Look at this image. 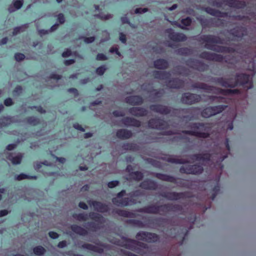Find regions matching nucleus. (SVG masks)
<instances>
[{"label": "nucleus", "mask_w": 256, "mask_h": 256, "mask_svg": "<svg viewBox=\"0 0 256 256\" xmlns=\"http://www.w3.org/2000/svg\"><path fill=\"white\" fill-rule=\"evenodd\" d=\"M250 76L246 74H237L235 77V80L233 81L232 78H226L222 77L214 78L212 82L218 84L224 88H234L238 86H244L248 84V88L252 87V82L250 81Z\"/></svg>", "instance_id": "1"}, {"label": "nucleus", "mask_w": 256, "mask_h": 256, "mask_svg": "<svg viewBox=\"0 0 256 256\" xmlns=\"http://www.w3.org/2000/svg\"><path fill=\"white\" fill-rule=\"evenodd\" d=\"M201 40L206 43L205 48L208 50L221 53H234L236 52V48L230 46L214 45V44H224V40L218 36L212 34L204 35L201 38Z\"/></svg>", "instance_id": "2"}, {"label": "nucleus", "mask_w": 256, "mask_h": 256, "mask_svg": "<svg viewBox=\"0 0 256 256\" xmlns=\"http://www.w3.org/2000/svg\"><path fill=\"white\" fill-rule=\"evenodd\" d=\"M190 128L192 130H184L182 132L197 138H206L210 136L208 132L212 128V124L210 123L194 122L190 124Z\"/></svg>", "instance_id": "3"}, {"label": "nucleus", "mask_w": 256, "mask_h": 256, "mask_svg": "<svg viewBox=\"0 0 256 256\" xmlns=\"http://www.w3.org/2000/svg\"><path fill=\"white\" fill-rule=\"evenodd\" d=\"M74 218L78 221H86L88 219V216L92 220L96 222H88V226L92 231H96L99 228L98 223H102L104 222V217L98 213L90 212L88 214L84 213L74 214L72 215Z\"/></svg>", "instance_id": "4"}, {"label": "nucleus", "mask_w": 256, "mask_h": 256, "mask_svg": "<svg viewBox=\"0 0 256 256\" xmlns=\"http://www.w3.org/2000/svg\"><path fill=\"white\" fill-rule=\"evenodd\" d=\"M122 240L123 242L120 244V246L124 248H125L130 250L137 254H142L144 252L142 250L143 249H148V246L147 244L136 240L134 239L128 238L122 236Z\"/></svg>", "instance_id": "5"}, {"label": "nucleus", "mask_w": 256, "mask_h": 256, "mask_svg": "<svg viewBox=\"0 0 256 256\" xmlns=\"http://www.w3.org/2000/svg\"><path fill=\"white\" fill-rule=\"evenodd\" d=\"M204 172V168L202 165L196 164L192 165H188L186 166H181L180 172L181 174H188L200 175Z\"/></svg>", "instance_id": "6"}, {"label": "nucleus", "mask_w": 256, "mask_h": 256, "mask_svg": "<svg viewBox=\"0 0 256 256\" xmlns=\"http://www.w3.org/2000/svg\"><path fill=\"white\" fill-rule=\"evenodd\" d=\"M202 97L200 94L191 92H185L182 94L180 101L184 104L192 105L200 102Z\"/></svg>", "instance_id": "7"}, {"label": "nucleus", "mask_w": 256, "mask_h": 256, "mask_svg": "<svg viewBox=\"0 0 256 256\" xmlns=\"http://www.w3.org/2000/svg\"><path fill=\"white\" fill-rule=\"evenodd\" d=\"M140 212L152 214H164V204L156 205L150 204L142 208H140L138 210Z\"/></svg>", "instance_id": "8"}, {"label": "nucleus", "mask_w": 256, "mask_h": 256, "mask_svg": "<svg viewBox=\"0 0 256 256\" xmlns=\"http://www.w3.org/2000/svg\"><path fill=\"white\" fill-rule=\"evenodd\" d=\"M148 126L152 129L163 130L168 128L167 122L163 119L160 118H152L148 122Z\"/></svg>", "instance_id": "9"}, {"label": "nucleus", "mask_w": 256, "mask_h": 256, "mask_svg": "<svg viewBox=\"0 0 256 256\" xmlns=\"http://www.w3.org/2000/svg\"><path fill=\"white\" fill-rule=\"evenodd\" d=\"M198 56L202 59L216 62H222L224 59L222 54L206 51L201 52Z\"/></svg>", "instance_id": "10"}, {"label": "nucleus", "mask_w": 256, "mask_h": 256, "mask_svg": "<svg viewBox=\"0 0 256 256\" xmlns=\"http://www.w3.org/2000/svg\"><path fill=\"white\" fill-rule=\"evenodd\" d=\"M112 203L118 206H127L130 205L136 204L138 203L136 200L132 198H124L121 200L117 198H112Z\"/></svg>", "instance_id": "11"}, {"label": "nucleus", "mask_w": 256, "mask_h": 256, "mask_svg": "<svg viewBox=\"0 0 256 256\" xmlns=\"http://www.w3.org/2000/svg\"><path fill=\"white\" fill-rule=\"evenodd\" d=\"M186 192H164L160 194L161 196L170 200H176L180 199H183L186 197Z\"/></svg>", "instance_id": "12"}, {"label": "nucleus", "mask_w": 256, "mask_h": 256, "mask_svg": "<svg viewBox=\"0 0 256 256\" xmlns=\"http://www.w3.org/2000/svg\"><path fill=\"white\" fill-rule=\"evenodd\" d=\"M166 32L168 34L170 39L174 42H184L187 39V37L184 34L180 32H175L172 28L167 29Z\"/></svg>", "instance_id": "13"}, {"label": "nucleus", "mask_w": 256, "mask_h": 256, "mask_svg": "<svg viewBox=\"0 0 256 256\" xmlns=\"http://www.w3.org/2000/svg\"><path fill=\"white\" fill-rule=\"evenodd\" d=\"M229 34L235 38L242 39L244 36L248 35V30L245 26H236L230 30Z\"/></svg>", "instance_id": "14"}, {"label": "nucleus", "mask_w": 256, "mask_h": 256, "mask_svg": "<svg viewBox=\"0 0 256 256\" xmlns=\"http://www.w3.org/2000/svg\"><path fill=\"white\" fill-rule=\"evenodd\" d=\"M88 202L90 206H92L96 210L100 212H106L110 210L108 205L100 202L90 200Z\"/></svg>", "instance_id": "15"}, {"label": "nucleus", "mask_w": 256, "mask_h": 256, "mask_svg": "<svg viewBox=\"0 0 256 256\" xmlns=\"http://www.w3.org/2000/svg\"><path fill=\"white\" fill-rule=\"evenodd\" d=\"M190 158L194 160L208 162H210L212 155L208 152L199 153L190 155Z\"/></svg>", "instance_id": "16"}, {"label": "nucleus", "mask_w": 256, "mask_h": 256, "mask_svg": "<svg viewBox=\"0 0 256 256\" xmlns=\"http://www.w3.org/2000/svg\"><path fill=\"white\" fill-rule=\"evenodd\" d=\"M151 110L162 114H168L171 110L170 108L162 104H152L150 106Z\"/></svg>", "instance_id": "17"}, {"label": "nucleus", "mask_w": 256, "mask_h": 256, "mask_svg": "<svg viewBox=\"0 0 256 256\" xmlns=\"http://www.w3.org/2000/svg\"><path fill=\"white\" fill-rule=\"evenodd\" d=\"M140 187L146 190H156L158 188V184L154 180L148 178L140 184Z\"/></svg>", "instance_id": "18"}, {"label": "nucleus", "mask_w": 256, "mask_h": 256, "mask_svg": "<svg viewBox=\"0 0 256 256\" xmlns=\"http://www.w3.org/2000/svg\"><path fill=\"white\" fill-rule=\"evenodd\" d=\"M125 102L131 106H139L143 104L144 99L140 96H131L126 97Z\"/></svg>", "instance_id": "19"}, {"label": "nucleus", "mask_w": 256, "mask_h": 256, "mask_svg": "<svg viewBox=\"0 0 256 256\" xmlns=\"http://www.w3.org/2000/svg\"><path fill=\"white\" fill-rule=\"evenodd\" d=\"M187 63L188 65H192L194 68L201 72L205 71L208 68L207 65L204 62L198 60L190 59L188 60Z\"/></svg>", "instance_id": "20"}, {"label": "nucleus", "mask_w": 256, "mask_h": 256, "mask_svg": "<svg viewBox=\"0 0 256 256\" xmlns=\"http://www.w3.org/2000/svg\"><path fill=\"white\" fill-rule=\"evenodd\" d=\"M204 10L208 14L218 18H226L228 16L227 12H221L210 7L208 6L204 8Z\"/></svg>", "instance_id": "21"}, {"label": "nucleus", "mask_w": 256, "mask_h": 256, "mask_svg": "<svg viewBox=\"0 0 256 256\" xmlns=\"http://www.w3.org/2000/svg\"><path fill=\"white\" fill-rule=\"evenodd\" d=\"M196 217L195 216L194 220L192 222V224H190V226L189 228H180V232H179V234H176L174 236V238H176V237L180 236L182 238L181 242H180V245L182 244L184 242L186 238L188 236L190 230L191 228H192V226L194 224V222L196 221Z\"/></svg>", "instance_id": "22"}, {"label": "nucleus", "mask_w": 256, "mask_h": 256, "mask_svg": "<svg viewBox=\"0 0 256 256\" xmlns=\"http://www.w3.org/2000/svg\"><path fill=\"white\" fill-rule=\"evenodd\" d=\"M164 214L172 212H182V207L181 205L178 204H164Z\"/></svg>", "instance_id": "23"}, {"label": "nucleus", "mask_w": 256, "mask_h": 256, "mask_svg": "<svg viewBox=\"0 0 256 256\" xmlns=\"http://www.w3.org/2000/svg\"><path fill=\"white\" fill-rule=\"evenodd\" d=\"M154 176L157 178L168 182H172L174 184H178L177 178L174 176H170L166 174L162 173H156Z\"/></svg>", "instance_id": "24"}, {"label": "nucleus", "mask_w": 256, "mask_h": 256, "mask_svg": "<svg viewBox=\"0 0 256 256\" xmlns=\"http://www.w3.org/2000/svg\"><path fill=\"white\" fill-rule=\"evenodd\" d=\"M152 76L154 78L164 80L170 78L171 74L169 72L154 70L152 72Z\"/></svg>", "instance_id": "25"}, {"label": "nucleus", "mask_w": 256, "mask_h": 256, "mask_svg": "<svg viewBox=\"0 0 256 256\" xmlns=\"http://www.w3.org/2000/svg\"><path fill=\"white\" fill-rule=\"evenodd\" d=\"M226 4L231 8H234L238 9L244 8L246 4L244 1H240L236 0H224Z\"/></svg>", "instance_id": "26"}, {"label": "nucleus", "mask_w": 256, "mask_h": 256, "mask_svg": "<svg viewBox=\"0 0 256 256\" xmlns=\"http://www.w3.org/2000/svg\"><path fill=\"white\" fill-rule=\"evenodd\" d=\"M99 245L100 246H94L90 244H84L82 245V248L99 254H102L104 252V248L102 247L104 246V245L102 244H100Z\"/></svg>", "instance_id": "27"}, {"label": "nucleus", "mask_w": 256, "mask_h": 256, "mask_svg": "<svg viewBox=\"0 0 256 256\" xmlns=\"http://www.w3.org/2000/svg\"><path fill=\"white\" fill-rule=\"evenodd\" d=\"M248 58H245L246 63L247 62V60L248 62V64L246 68L249 70L255 72H256V68L254 62V58L256 57V53L254 54H250V56L248 54Z\"/></svg>", "instance_id": "28"}, {"label": "nucleus", "mask_w": 256, "mask_h": 256, "mask_svg": "<svg viewBox=\"0 0 256 256\" xmlns=\"http://www.w3.org/2000/svg\"><path fill=\"white\" fill-rule=\"evenodd\" d=\"M154 67L158 70H166L169 66L168 61L164 58H158L154 62Z\"/></svg>", "instance_id": "29"}, {"label": "nucleus", "mask_w": 256, "mask_h": 256, "mask_svg": "<svg viewBox=\"0 0 256 256\" xmlns=\"http://www.w3.org/2000/svg\"><path fill=\"white\" fill-rule=\"evenodd\" d=\"M116 136L118 138L126 140L132 136V133L130 130L126 129H120L116 131Z\"/></svg>", "instance_id": "30"}, {"label": "nucleus", "mask_w": 256, "mask_h": 256, "mask_svg": "<svg viewBox=\"0 0 256 256\" xmlns=\"http://www.w3.org/2000/svg\"><path fill=\"white\" fill-rule=\"evenodd\" d=\"M184 85V82L182 80L178 78H174L168 80V86L171 88L178 89L182 88Z\"/></svg>", "instance_id": "31"}, {"label": "nucleus", "mask_w": 256, "mask_h": 256, "mask_svg": "<svg viewBox=\"0 0 256 256\" xmlns=\"http://www.w3.org/2000/svg\"><path fill=\"white\" fill-rule=\"evenodd\" d=\"M192 87L196 89L203 90L208 92H212L215 88L213 86H209L203 82H195L192 85Z\"/></svg>", "instance_id": "32"}, {"label": "nucleus", "mask_w": 256, "mask_h": 256, "mask_svg": "<svg viewBox=\"0 0 256 256\" xmlns=\"http://www.w3.org/2000/svg\"><path fill=\"white\" fill-rule=\"evenodd\" d=\"M70 229L74 233L80 236H86L88 234V231L86 229L76 224H72Z\"/></svg>", "instance_id": "33"}, {"label": "nucleus", "mask_w": 256, "mask_h": 256, "mask_svg": "<svg viewBox=\"0 0 256 256\" xmlns=\"http://www.w3.org/2000/svg\"><path fill=\"white\" fill-rule=\"evenodd\" d=\"M114 212L118 216L124 218H134L136 216L134 212L125 210L116 209L114 210Z\"/></svg>", "instance_id": "34"}, {"label": "nucleus", "mask_w": 256, "mask_h": 256, "mask_svg": "<svg viewBox=\"0 0 256 256\" xmlns=\"http://www.w3.org/2000/svg\"><path fill=\"white\" fill-rule=\"evenodd\" d=\"M216 90L219 94L226 96L232 94H240V90L238 89L232 90L216 88Z\"/></svg>", "instance_id": "35"}, {"label": "nucleus", "mask_w": 256, "mask_h": 256, "mask_svg": "<svg viewBox=\"0 0 256 256\" xmlns=\"http://www.w3.org/2000/svg\"><path fill=\"white\" fill-rule=\"evenodd\" d=\"M6 158L10 160L14 164H19L21 163L23 155L20 154L16 156H12V154L10 152L8 153L6 156Z\"/></svg>", "instance_id": "36"}, {"label": "nucleus", "mask_w": 256, "mask_h": 256, "mask_svg": "<svg viewBox=\"0 0 256 256\" xmlns=\"http://www.w3.org/2000/svg\"><path fill=\"white\" fill-rule=\"evenodd\" d=\"M146 234L145 242H147L154 243L158 242L160 240L159 236L155 233L147 232L146 234Z\"/></svg>", "instance_id": "37"}, {"label": "nucleus", "mask_w": 256, "mask_h": 256, "mask_svg": "<svg viewBox=\"0 0 256 256\" xmlns=\"http://www.w3.org/2000/svg\"><path fill=\"white\" fill-rule=\"evenodd\" d=\"M210 109L211 110L212 114L215 116L223 112L226 108V105H218L213 106H209Z\"/></svg>", "instance_id": "38"}, {"label": "nucleus", "mask_w": 256, "mask_h": 256, "mask_svg": "<svg viewBox=\"0 0 256 256\" xmlns=\"http://www.w3.org/2000/svg\"><path fill=\"white\" fill-rule=\"evenodd\" d=\"M166 160L168 162L176 164H185L189 162L187 160L181 158H177L174 157L173 156H169L166 159Z\"/></svg>", "instance_id": "39"}, {"label": "nucleus", "mask_w": 256, "mask_h": 256, "mask_svg": "<svg viewBox=\"0 0 256 256\" xmlns=\"http://www.w3.org/2000/svg\"><path fill=\"white\" fill-rule=\"evenodd\" d=\"M144 176V174L140 171H135L130 174V178L137 182L142 180Z\"/></svg>", "instance_id": "40"}, {"label": "nucleus", "mask_w": 256, "mask_h": 256, "mask_svg": "<svg viewBox=\"0 0 256 256\" xmlns=\"http://www.w3.org/2000/svg\"><path fill=\"white\" fill-rule=\"evenodd\" d=\"M126 223L140 228L144 226V224L141 220L135 219L127 220Z\"/></svg>", "instance_id": "41"}, {"label": "nucleus", "mask_w": 256, "mask_h": 256, "mask_svg": "<svg viewBox=\"0 0 256 256\" xmlns=\"http://www.w3.org/2000/svg\"><path fill=\"white\" fill-rule=\"evenodd\" d=\"M12 122L10 116H3L0 118V128L6 127Z\"/></svg>", "instance_id": "42"}, {"label": "nucleus", "mask_w": 256, "mask_h": 256, "mask_svg": "<svg viewBox=\"0 0 256 256\" xmlns=\"http://www.w3.org/2000/svg\"><path fill=\"white\" fill-rule=\"evenodd\" d=\"M16 180H21L24 179H30V180H36L37 176H30L25 174H20L16 176Z\"/></svg>", "instance_id": "43"}, {"label": "nucleus", "mask_w": 256, "mask_h": 256, "mask_svg": "<svg viewBox=\"0 0 256 256\" xmlns=\"http://www.w3.org/2000/svg\"><path fill=\"white\" fill-rule=\"evenodd\" d=\"M124 150L136 151L138 149V146L134 143L126 142L122 146Z\"/></svg>", "instance_id": "44"}, {"label": "nucleus", "mask_w": 256, "mask_h": 256, "mask_svg": "<svg viewBox=\"0 0 256 256\" xmlns=\"http://www.w3.org/2000/svg\"><path fill=\"white\" fill-rule=\"evenodd\" d=\"M177 52L180 55L187 56L192 54V50L190 48L185 47L178 48Z\"/></svg>", "instance_id": "45"}, {"label": "nucleus", "mask_w": 256, "mask_h": 256, "mask_svg": "<svg viewBox=\"0 0 256 256\" xmlns=\"http://www.w3.org/2000/svg\"><path fill=\"white\" fill-rule=\"evenodd\" d=\"M26 120L27 123L34 126H36L40 123L39 118L34 116H28Z\"/></svg>", "instance_id": "46"}, {"label": "nucleus", "mask_w": 256, "mask_h": 256, "mask_svg": "<svg viewBox=\"0 0 256 256\" xmlns=\"http://www.w3.org/2000/svg\"><path fill=\"white\" fill-rule=\"evenodd\" d=\"M46 252V249L41 246H38L34 248L33 252L37 256H42Z\"/></svg>", "instance_id": "47"}, {"label": "nucleus", "mask_w": 256, "mask_h": 256, "mask_svg": "<svg viewBox=\"0 0 256 256\" xmlns=\"http://www.w3.org/2000/svg\"><path fill=\"white\" fill-rule=\"evenodd\" d=\"M201 116L204 118H208L213 116L212 110L210 109L209 106L203 109L201 112Z\"/></svg>", "instance_id": "48"}, {"label": "nucleus", "mask_w": 256, "mask_h": 256, "mask_svg": "<svg viewBox=\"0 0 256 256\" xmlns=\"http://www.w3.org/2000/svg\"><path fill=\"white\" fill-rule=\"evenodd\" d=\"M228 156L227 154H226L224 155H220V158H218V160L216 162V166H218L221 170H222L224 168V166L222 164V162L227 158Z\"/></svg>", "instance_id": "49"}, {"label": "nucleus", "mask_w": 256, "mask_h": 256, "mask_svg": "<svg viewBox=\"0 0 256 256\" xmlns=\"http://www.w3.org/2000/svg\"><path fill=\"white\" fill-rule=\"evenodd\" d=\"M212 190L213 193L210 198L212 200H214L220 190V188L218 184L213 188Z\"/></svg>", "instance_id": "50"}, {"label": "nucleus", "mask_w": 256, "mask_h": 256, "mask_svg": "<svg viewBox=\"0 0 256 256\" xmlns=\"http://www.w3.org/2000/svg\"><path fill=\"white\" fill-rule=\"evenodd\" d=\"M27 28H28L27 24L22 25V26L15 27L13 30L12 34L14 36H16V34H19L20 31H22V29H24Z\"/></svg>", "instance_id": "51"}, {"label": "nucleus", "mask_w": 256, "mask_h": 256, "mask_svg": "<svg viewBox=\"0 0 256 256\" xmlns=\"http://www.w3.org/2000/svg\"><path fill=\"white\" fill-rule=\"evenodd\" d=\"M130 126L136 127V128H139L141 126V122L134 118H130Z\"/></svg>", "instance_id": "52"}, {"label": "nucleus", "mask_w": 256, "mask_h": 256, "mask_svg": "<svg viewBox=\"0 0 256 256\" xmlns=\"http://www.w3.org/2000/svg\"><path fill=\"white\" fill-rule=\"evenodd\" d=\"M147 232H144V231H141V232H138L136 235V238L138 240H141L145 242V240L146 239V234H144V233L146 234V233H147Z\"/></svg>", "instance_id": "53"}, {"label": "nucleus", "mask_w": 256, "mask_h": 256, "mask_svg": "<svg viewBox=\"0 0 256 256\" xmlns=\"http://www.w3.org/2000/svg\"><path fill=\"white\" fill-rule=\"evenodd\" d=\"M180 22L183 26H190L192 22V20L190 17L188 16L185 18L182 19Z\"/></svg>", "instance_id": "54"}, {"label": "nucleus", "mask_w": 256, "mask_h": 256, "mask_svg": "<svg viewBox=\"0 0 256 256\" xmlns=\"http://www.w3.org/2000/svg\"><path fill=\"white\" fill-rule=\"evenodd\" d=\"M106 70V68L105 66H101L96 69V73L99 76H102Z\"/></svg>", "instance_id": "55"}, {"label": "nucleus", "mask_w": 256, "mask_h": 256, "mask_svg": "<svg viewBox=\"0 0 256 256\" xmlns=\"http://www.w3.org/2000/svg\"><path fill=\"white\" fill-rule=\"evenodd\" d=\"M152 92H154L153 96L155 98H160L164 94L162 90H156V89H153Z\"/></svg>", "instance_id": "56"}, {"label": "nucleus", "mask_w": 256, "mask_h": 256, "mask_svg": "<svg viewBox=\"0 0 256 256\" xmlns=\"http://www.w3.org/2000/svg\"><path fill=\"white\" fill-rule=\"evenodd\" d=\"M94 16L102 20H108L112 18V15L110 14H106L104 15L98 14L94 15Z\"/></svg>", "instance_id": "57"}, {"label": "nucleus", "mask_w": 256, "mask_h": 256, "mask_svg": "<svg viewBox=\"0 0 256 256\" xmlns=\"http://www.w3.org/2000/svg\"><path fill=\"white\" fill-rule=\"evenodd\" d=\"M140 107H132L129 108L128 112L132 115L136 116L138 110H141Z\"/></svg>", "instance_id": "58"}, {"label": "nucleus", "mask_w": 256, "mask_h": 256, "mask_svg": "<svg viewBox=\"0 0 256 256\" xmlns=\"http://www.w3.org/2000/svg\"><path fill=\"white\" fill-rule=\"evenodd\" d=\"M25 58L24 54L20 52H16L14 54V58L18 62H20Z\"/></svg>", "instance_id": "59"}, {"label": "nucleus", "mask_w": 256, "mask_h": 256, "mask_svg": "<svg viewBox=\"0 0 256 256\" xmlns=\"http://www.w3.org/2000/svg\"><path fill=\"white\" fill-rule=\"evenodd\" d=\"M141 110H138V112H136L137 115L136 116L140 117V116H146L148 114V111L146 109L143 108H140Z\"/></svg>", "instance_id": "60"}, {"label": "nucleus", "mask_w": 256, "mask_h": 256, "mask_svg": "<svg viewBox=\"0 0 256 256\" xmlns=\"http://www.w3.org/2000/svg\"><path fill=\"white\" fill-rule=\"evenodd\" d=\"M119 183L118 180H112L108 183V186L110 188H112L118 186Z\"/></svg>", "instance_id": "61"}, {"label": "nucleus", "mask_w": 256, "mask_h": 256, "mask_svg": "<svg viewBox=\"0 0 256 256\" xmlns=\"http://www.w3.org/2000/svg\"><path fill=\"white\" fill-rule=\"evenodd\" d=\"M23 4V0H16L14 2V7L18 10L22 6Z\"/></svg>", "instance_id": "62"}, {"label": "nucleus", "mask_w": 256, "mask_h": 256, "mask_svg": "<svg viewBox=\"0 0 256 256\" xmlns=\"http://www.w3.org/2000/svg\"><path fill=\"white\" fill-rule=\"evenodd\" d=\"M130 117L126 116L121 120L122 122L126 126H130Z\"/></svg>", "instance_id": "63"}, {"label": "nucleus", "mask_w": 256, "mask_h": 256, "mask_svg": "<svg viewBox=\"0 0 256 256\" xmlns=\"http://www.w3.org/2000/svg\"><path fill=\"white\" fill-rule=\"evenodd\" d=\"M96 59L98 60H108V57L102 53H99L96 55Z\"/></svg>", "instance_id": "64"}]
</instances>
